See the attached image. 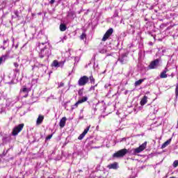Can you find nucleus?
<instances>
[{
  "label": "nucleus",
  "instance_id": "nucleus-1",
  "mask_svg": "<svg viewBox=\"0 0 178 178\" xmlns=\"http://www.w3.org/2000/svg\"><path fill=\"white\" fill-rule=\"evenodd\" d=\"M127 152H129V150H127V149H122L120 150H118L117 152L114 153L113 154V158H123L124 156H126Z\"/></svg>",
  "mask_w": 178,
  "mask_h": 178
},
{
  "label": "nucleus",
  "instance_id": "nucleus-2",
  "mask_svg": "<svg viewBox=\"0 0 178 178\" xmlns=\"http://www.w3.org/2000/svg\"><path fill=\"white\" fill-rule=\"evenodd\" d=\"M88 83V76L84 75L79 79L78 86H79V87H83L84 86H86Z\"/></svg>",
  "mask_w": 178,
  "mask_h": 178
},
{
  "label": "nucleus",
  "instance_id": "nucleus-3",
  "mask_svg": "<svg viewBox=\"0 0 178 178\" xmlns=\"http://www.w3.org/2000/svg\"><path fill=\"white\" fill-rule=\"evenodd\" d=\"M66 63V60L60 61L58 62V60H54L51 66V67H61L63 68L65 66V63Z\"/></svg>",
  "mask_w": 178,
  "mask_h": 178
},
{
  "label": "nucleus",
  "instance_id": "nucleus-4",
  "mask_svg": "<svg viewBox=\"0 0 178 178\" xmlns=\"http://www.w3.org/2000/svg\"><path fill=\"white\" fill-rule=\"evenodd\" d=\"M23 127H24V124H19L17 127H15L13 129V132H12L13 136H17V134H19V133H20V131L23 130Z\"/></svg>",
  "mask_w": 178,
  "mask_h": 178
},
{
  "label": "nucleus",
  "instance_id": "nucleus-5",
  "mask_svg": "<svg viewBox=\"0 0 178 178\" xmlns=\"http://www.w3.org/2000/svg\"><path fill=\"white\" fill-rule=\"evenodd\" d=\"M145 148H147V141L143 143L138 147L134 149V154H140V152H143Z\"/></svg>",
  "mask_w": 178,
  "mask_h": 178
},
{
  "label": "nucleus",
  "instance_id": "nucleus-6",
  "mask_svg": "<svg viewBox=\"0 0 178 178\" xmlns=\"http://www.w3.org/2000/svg\"><path fill=\"white\" fill-rule=\"evenodd\" d=\"M112 34H113V29L110 28L108 30L106 31V32L104 35L102 40L106 41V40H108L109 38V37H111V35H112Z\"/></svg>",
  "mask_w": 178,
  "mask_h": 178
},
{
  "label": "nucleus",
  "instance_id": "nucleus-7",
  "mask_svg": "<svg viewBox=\"0 0 178 178\" xmlns=\"http://www.w3.org/2000/svg\"><path fill=\"white\" fill-rule=\"evenodd\" d=\"M158 65H159V59H155L150 63V64L148 65V67L149 69H156Z\"/></svg>",
  "mask_w": 178,
  "mask_h": 178
},
{
  "label": "nucleus",
  "instance_id": "nucleus-8",
  "mask_svg": "<svg viewBox=\"0 0 178 178\" xmlns=\"http://www.w3.org/2000/svg\"><path fill=\"white\" fill-rule=\"evenodd\" d=\"M91 127V126H88L86 129H84L83 132L79 135V136L78 137V140H83L84 138V137L86 136V134H87V133H88V131H90V128Z\"/></svg>",
  "mask_w": 178,
  "mask_h": 178
},
{
  "label": "nucleus",
  "instance_id": "nucleus-9",
  "mask_svg": "<svg viewBox=\"0 0 178 178\" xmlns=\"http://www.w3.org/2000/svg\"><path fill=\"white\" fill-rule=\"evenodd\" d=\"M67 120V118L66 117L62 118V119L60 120L59 126L60 129H63L65 126H66V121Z\"/></svg>",
  "mask_w": 178,
  "mask_h": 178
},
{
  "label": "nucleus",
  "instance_id": "nucleus-10",
  "mask_svg": "<svg viewBox=\"0 0 178 178\" xmlns=\"http://www.w3.org/2000/svg\"><path fill=\"white\" fill-rule=\"evenodd\" d=\"M168 72H169V70H168V68L165 67V70H163L160 74L161 79H167L168 78V74H166V73H168Z\"/></svg>",
  "mask_w": 178,
  "mask_h": 178
},
{
  "label": "nucleus",
  "instance_id": "nucleus-11",
  "mask_svg": "<svg viewBox=\"0 0 178 178\" xmlns=\"http://www.w3.org/2000/svg\"><path fill=\"white\" fill-rule=\"evenodd\" d=\"M125 58H127V55L125 54H122L121 58H118L119 62H120L121 65H124L126 63L124 60H126Z\"/></svg>",
  "mask_w": 178,
  "mask_h": 178
},
{
  "label": "nucleus",
  "instance_id": "nucleus-12",
  "mask_svg": "<svg viewBox=\"0 0 178 178\" xmlns=\"http://www.w3.org/2000/svg\"><path fill=\"white\" fill-rule=\"evenodd\" d=\"M44 122V115H40L36 120V124L40 125Z\"/></svg>",
  "mask_w": 178,
  "mask_h": 178
},
{
  "label": "nucleus",
  "instance_id": "nucleus-13",
  "mask_svg": "<svg viewBox=\"0 0 178 178\" xmlns=\"http://www.w3.org/2000/svg\"><path fill=\"white\" fill-rule=\"evenodd\" d=\"M147 102H148V97L144 96L142 98V99L140 100L141 106H144V105H145V104H147Z\"/></svg>",
  "mask_w": 178,
  "mask_h": 178
},
{
  "label": "nucleus",
  "instance_id": "nucleus-14",
  "mask_svg": "<svg viewBox=\"0 0 178 178\" xmlns=\"http://www.w3.org/2000/svg\"><path fill=\"white\" fill-rule=\"evenodd\" d=\"M107 168L108 169H115V170H116V169H118V163L115 162L112 164H110L107 166Z\"/></svg>",
  "mask_w": 178,
  "mask_h": 178
},
{
  "label": "nucleus",
  "instance_id": "nucleus-15",
  "mask_svg": "<svg viewBox=\"0 0 178 178\" xmlns=\"http://www.w3.org/2000/svg\"><path fill=\"white\" fill-rule=\"evenodd\" d=\"M170 143H172V138L168 139L167 141H165L162 145H161V148H166V147H168V145H169V144H170Z\"/></svg>",
  "mask_w": 178,
  "mask_h": 178
},
{
  "label": "nucleus",
  "instance_id": "nucleus-16",
  "mask_svg": "<svg viewBox=\"0 0 178 178\" xmlns=\"http://www.w3.org/2000/svg\"><path fill=\"white\" fill-rule=\"evenodd\" d=\"M145 79H139L138 81H136L134 83L135 87H138V86H141L143 83H144Z\"/></svg>",
  "mask_w": 178,
  "mask_h": 178
},
{
  "label": "nucleus",
  "instance_id": "nucleus-17",
  "mask_svg": "<svg viewBox=\"0 0 178 178\" xmlns=\"http://www.w3.org/2000/svg\"><path fill=\"white\" fill-rule=\"evenodd\" d=\"M88 81H90L91 83V84H95V79L94 78V76L92 75H90L88 77Z\"/></svg>",
  "mask_w": 178,
  "mask_h": 178
},
{
  "label": "nucleus",
  "instance_id": "nucleus-18",
  "mask_svg": "<svg viewBox=\"0 0 178 178\" xmlns=\"http://www.w3.org/2000/svg\"><path fill=\"white\" fill-rule=\"evenodd\" d=\"M66 29H67V27L66 26V25L65 24H60V31H66Z\"/></svg>",
  "mask_w": 178,
  "mask_h": 178
},
{
  "label": "nucleus",
  "instance_id": "nucleus-19",
  "mask_svg": "<svg viewBox=\"0 0 178 178\" xmlns=\"http://www.w3.org/2000/svg\"><path fill=\"white\" fill-rule=\"evenodd\" d=\"M80 104L81 103L80 102L79 100H78L77 102L72 106L71 108L72 111H73L74 109H76V108H79V105H80Z\"/></svg>",
  "mask_w": 178,
  "mask_h": 178
},
{
  "label": "nucleus",
  "instance_id": "nucleus-20",
  "mask_svg": "<svg viewBox=\"0 0 178 178\" xmlns=\"http://www.w3.org/2000/svg\"><path fill=\"white\" fill-rule=\"evenodd\" d=\"M29 90L26 86H23V88L20 90V92H26V94H29Z\"/></svg>",
  "mask_w": 178,
  "mask_h": 178
},
{
  "label": "nucleus",
  "instance_id": "nucleus-21",
  "mask_svg": "<svg viewBox=\"0 0 178 178\" xmlns=\"http://www.w3.org/2000/svg\"><path fill=\"white\" fill-rule=\"evenodd\" d=\"M88 99V97H83L81 98V99H79V102H80L81 104H83V102H87Z\"/></svg>",
  "mask_w": 178,
  "mask_h": 178
},
{
  "label": "nucleus",
  "instance_id": "nucleus-22",
  "mask_svg": "<svg viewBox=\"0 0 178 178\" xmlns=\"http://www.w3.org/2000/svg\"><path fill=\"white\" fill-rule=\"evenodd\" d=\"M172 166H173V168H177V166H178V160H175L173 162Z\"/></svg>",
  "mask_w": 178,
  "mask_h": 178
},
{
  "label": "nucleus",
  "instance_id": "nucleus-23",
  "mask_svg": "<svg viewBox=\"0 0 178 178\" xmlns=\"http://www.w3.org/2000/svg\"><path fill=\"white\" fill-rule=\"evenodd\" d=\"M76 15V13H74V11H70L68 13V15L71 16V17H73V16H74Z\"/></svg>",
  "mask_w": 178,
  "mask_h": 178
},
{
  "label": "nucleus",
  "instance_id": "nucleus-24",
  "mask_svg": "<svg viewBox=\"0 0 178 178\" xmlns=\"http://www.w3.org/2000/svg\"><path fill=\"white\" fill-rule=\"evenodd\" d=\"M80 38H81V40H84V38H87V35L86 33H82L80 35Z\"/></svg>",
  "mask_w": 178,
  "mask_h": 178
},
{
  "label": "nucleus",
  "instance_id": "nucleus-25",
  "mask_svg": "<svg viewBox=\"0 0 178 178\" xmlns=\"http://www.w3.org/2000/svg\"><path fill=\"white\" fill-rule=\"evenodd\" d=\"M175 96H176V98L178 97V83L177 84L175 88Z\"/></svg>",
  "mask_w": 178,
  "mask_h": 178
},
{
  "label": "nucleus",
  "instance_id": "nucleus-26",
  "mask_svg": "<svg viewBox=\"0 0 178 178\" xmlns=\"http://www.w3.org/2000/svg\"><path fill=\"white\" fill-rule=\"evenodd\" d=\"M52 136H54V134H51V135H48L46 137V141H48V140H51L52 138Z\"/></svg>",
  "mask_w": 178,
  "mask_h": 178
},
{
  "label": "nucleus",
  "instance_id": "nucleus-27",
  "mask_svg": "<svg viewBox=\"0 0 178 178\" xmlns=\"http://www.w3.org/2000/svg\"><path fill=\"white\" fill-rule=\"evenodd\" d=\"M78 95H79V97H81V95H83V89L79 90Z\"/></svg>",
  "mask_w": 178,
  "mask_h": 178
},
{
  "label": "nucleus",
  "instance_id": "nucleus-28",
  "mask_svg": "<svg viewBox=\"0 0 178 178\" xmlns=\"http://www.w3.org/2000/svg\"><path fill=\"white\" fill-rule=\"evenodd\" d=\"M6 56H2L1 57H0V66L1 64L3 63V58H5Z\"/></svg>",
  "mask_w": 178,
  "mask_h": 178
},
{
  "label": "nucleus",
  "instance_id": "nucleus-29",
  "mask_svg": "<svg viewBox=\"0 0 178 178\" xmlns=\"http://www.w3.org/2000/svg\"><path fill=\"white\" fill-rule=\"evenodd\" d=\"M64 86H65V83L60 82V84H59V86H58V87H59V88H60V87H64Z\"/></svg>",
  "mask_w": 178,
  "mask_h": 178
},
{
  "label": "nucleus",
  "instance_id": "nucleus-30",
  "mask_svg": "<svg viewBox=\"0 0 178 178\" xmlns=\"http://www.w3.org/2000/svg\"><path fill=\"white\" fill-rule=\"evenodd\" d=\"M49 3H50V5H54V3H55V0H51L49 1Z\"/></svg>",
  "mask_w": 178,
  "mask_h": 178
},
{
  "label": "nucleus",
  "instance_id": "nucleus-31",
  "mask_svg": "<svg viewBox=\"0 0 178 178\" xmlns=\"http://www.w3.org/2000/svg\"><path fill=\"white\" fill-rule=\"evenodd\" d=\"M9 41V39H6V40H4L3 42V44H6V42H8Z\"/></svg>",
  "mask_w": 178,
  "mask_h": 178
},
{
  "label": "nucleus",
  "instance_id": "nucleus-32",
  "mask_svg": "<svg viewBox=\"0 0 178 178\" xmlns=\"http://www.w3.org/2000/svg\"><path fill=\"white\" fill-rule=\"evenodd\" d=\"M14 66H15V67H17L19 66V63H14Z\"/></svg>",
  "mask_w": 178,
  "mask_h": 178
},
{
  "label": "nucleus",
  "instance_id": "nucleus-33",
  "mask_svg": "<svg viewBox=\"0 0 178 178\" xmlns=\"http://www.w3.org/2000/svg\"><path fill=\"white\" fill-rule=\"evenodd\" d=\"M45 42H40L39 45H44Z\"/></svg>",
  "mask_w": 178,
  "mask_h": 178
},
{
  "label": "nucleus",
  "instance_id": "nucleus-34",
  "mask_svg": "<svg viewBox=\"0 0 178 178\" xmlns=\"http://www.w3.org/2000/svg\"><path fill=\"white\" fill-rule=\"evenodd\" d=\"M97 84L95 85V86H92V90H95V87H97Z\"/></svg>",
  "mask_w": 178,
  "mask_h": 178
},
{
  "label": "nucleus",
  "instance_id": "nucleus-35",
  "mask_svg": "<svg viewBox=\"0 0 178 178\" xmlns=\"http://www.w3.org/2000/svg\"><path fill=\"white\" fill-rule=\"evenodd\" d=\"M24 98H27V97H29V93H27L25 96H24Z\"/></svg>",
  "mask_w": 178,
  "mask_h": 178
},
{
  "label": "nucleus",
  "instance_id": "nucleus-36",
  "mask_svg": "<svg viewBox=\"0 0 178 178\" xmlns=\"http://www.w3.org/2000/svg\"><path fill=\"white\" fill-rule=\"evenodd\" d=\"M3 156H5L6 155V153H5V152H3Z\"/></svg>",
  "mask_w": 178,
  "mask_h": 178
},
{
  "label": "nucleus",
  "instance_id": "nucleus-37",
  "mask_svg": "<svg viewBox=\"0 0 178 178\" xmlns=\"http://www.w3.org/2000/svg\"><path fill=\"white\" fill-rule=\"evenodd\" d=\"M44 58V56H40V58L42 59Z\"/></svg>",
  "mask_w": 178,
  "mask_h": 178
},
{
  "label": "nucleus",
  "instance_id": "nucleus-38",
  "mask_svg": "<svg viewBox=\"0 0 178 178\" xmlns=\"http://www.w3.org/2000/svg\"><path fill=\"white\" fill-rule=\"evenodd\" d=\"M15 15H16V16H19V15H17V13H15Z\"/></svg>",
  "mask_w": 178,
  "mask_h": 178
},
{
  "label": "nucleus",
  "instance_id": "nucleus-39",
  "mask_svg": "<svg viewBox=\"0 0 178 178\" xmlns=\"http://www.w3.org/2000/svg\"><path fill=\"white\" fill-rule=\"evenodd\" d=\"M3 49H5V47H3Z\"/></svg>",
  "mask_w": 178,
  "mask_h": 178
}]
</instances>
